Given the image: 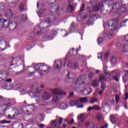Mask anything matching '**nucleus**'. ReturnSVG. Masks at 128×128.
I'll return each instance as SVG.
<instances>
[{"instance_id":"f257e3e1","label":"nucleus","mask_w":128,"mask_h":128,"mask_svg":"<svg viewBox=\"0 0 128 128\" xmlns=\"http://www.w3.org/2000/svg\"><path fill=\"white\" fill-rule=\"evenodd\" d=\"M50 70V68L44 63H39L35 66V68H32L30 69L28 75L32 76H34V74H36L38 70Z\"/></svg>"},{"instance_id":"f03ea898","label":"nucleus","mask_w":128,"mask_h":128,"mask_svg":"<svg viewBox=\"0 0 128 128\" xmlns=\"http://www.w3.org/2000/svg\"><path fill=\"white\" fill-rule=\"evenodd\" d=\"M108 2L112 4V0H102L100 2L93 6V12H99L101 8V14H102L103 16H106V12L104 10V6L108 4Z\"/></svg>"},{"instance_id":"7ed1b4c3","label":"nucleus","mask_w":128,"mask_h":128,"mask_svg":"<svg viewBox=\"0 0 128 128\" xmlns=\"http://www.w3.org/2000/svg\"><path fill=\"white\" fill-rule=\"evenodd\" d=\"M51 92L54 95L52 98V102H58L60 100V98L58 96H66V92L61 90L60 88L52 90ZM56 94H58V96H56Z\"/></svg>"},{"instance_id":"20e7f679","label":"nucleus","mask_w":128,"mask_h":128,"mask_svg":"<svg viewBox=\"0 0 128 128\" xmlns=\"http://www.w3.org/2000/svg\"><path fill=\"white\" fill-rule=\"evenodd\" d=\"M108 24L109 28H110L113 34L118 32V20H110L108 22Z\"/></svg>"},{"instance_id":"39448f33","label":"nucleus","mask_w":128,"mask_h":128,"mask_svg":"<svg viewBox=\"0 0 128 128\" xmlns=\"http://www.w3.org/2000/svg\"><path fill=\"white\" fill-rule=\"evenodd\" d=\"M112 4H114V2H112V4L109 2L107 4H108V6H110L112 8V10H115L116 13L118 14V10L120 9V7L122 6V3H120V2H117L114 4L113 5H112Z\"/></svg>"},{"instance_id":"423d86ee","label":"nucleus","mask_w":128,"mask_h":128,"mask_svg":"<svg viewBox=\"0 0 128 128\" xmlns=\"http://www.w3.org/2000/svg\"><path fill=\"white\" fill-rule=\"evenodd\" d=\"M86 77L84 76H82L78 78L75 82V86H80V84H84L86 80Z\"/></svg>"},{"instance_id":"0eeeda50","label":"nucleus","mask_w":128,"mask_h":128,"mask_svg":"<svg viewBox=\"0 0 128 128\" xmlns=\"http://www.w3.org/2000/svg\"><path fill=\"white\" fill-rule=\"evenodd\" d=\"M62 66V62L60 60H57L54 63V66L56 70H60Z\"/></svg>"},{"instance_id":"6e6552de","label":"nucleus","mask_w":128,"mask_h":128,"mask_svg":"<svg viewBox=\"0 0 128 128\" xmlns=\"http://www.w3.org/2000/svg\"><path fill=\"white\" fill-rule=\"evenodd\" d=\"M124 6H126V4H121V7L120 10H118V14H122L126 12V7Z\"/></svg>"},{"instance_id":"1a4fd4ad","label":"nucleus","mask_w":128,"mask_h":128,"mask_svg":"<svg viewBox=\"0 0 128 128\" xmlns=\"http://www.w3.org/2000/svg\"><path fill=\"white\" fill-rule=\"evenodd\" d=\"M32 90L34 94H40V90L38 88V85L35 84L32 87Z\"/></svg>"},{"instance_id":"9d476101","label":"nucleus","mask_w":128,"mask_h":128,"mask_svg":"<svg viewBox=\"0 0 128 128\" xmlns=\"http://www.w3.org/2000/svg\"><path fill=\"white\" fill-rule=\"evenodd\" d=\"M42 98L44 100H48L52 98V94L50 92H45L43 94Z\"/></svg>"},{"instance_id":"9b49d317","label":"nucleus","mask_w":128,"mask_h":128,"mask_svg":"<svg viewBox=\"0 0 128 128\" xmlns=\"http://www.w3.org/2000/svg\"><path fill=\"white\" fill-rule=\"evenodd\" d=\"M86 15H83L82 14L80 13L78 14L77 16V20L78 22H82L83 20H86Z\"/></svg>"},{"instance_id":"f8f14e48","label":"nucleus","mask_w":128,"mask_h":128,"mask_svg":"<svg viewBox=\"0 0 128 128\" xmlns=\"http://www.w3.org/2000/svg\"><path fill=\"white\" fill-rule=\"evenodd\" d=\"M16 23L15 22H12L9 24V28L10 30H16Z\"/></svg>"},{"instance_id":"ddd939ff","label":"nucleus","mask_w":128,"mask_h":128,"mask_svg":"<svg viewBox=\"0 0 128 128\" xmlns=\"http://www.w3.org/2000/svg\"><path fill=\"white\" fill-rule=\"evenodd\" d=\"M83 92V94L84 96H88V94H90L92 92V88H88V89H85Z\"/></svg>"},{"instance_id":"4468645a","label":"nucleus","mask_w":128,"mask_h":128,"mask_svg":"<svg viewBox=\"0 0 128 128\" xmlns=\"http://www.w3.org/2000/svg\"><path fill=\"white\" fill-rule=\"evenodd\" d=\"M80 49L77 48V51L75 50L73 48L72 50H70L69 52L70 56H76V54H78V50H80V46H79Z\"/></svg>"},{"instance_id":"2eb2a0df","label":"nucleus","mask_w":128,"mask_h":128,"mask_svg":"<svg viewBox=\"0 0 128 128\" xmlns=\"http://www.w3.org/2000/svg\"><path fill=\"white\" fill-rule=\"evenodd\" d=\"M56 20V18L52 16V18H48L44 20V24H51V22H54Z\"/></svg>"},{"instance_id":"dca6fc26","label":"nucleus","mask_w":128,"mask_h":128,"mask_svg":"<svg viewBox=\"0 0 128 128\" xmlns=\"http://www.w3.org/2000/svg\"><path fill=\"white\" fill-rule=\"evenodd\" d=\"M92 86L93 88H96L100 86V82L98 80H94L92 82Z\"/></svg>"},{"instance_id":"f3484780","label":"nucleus","mask_w":128,"mask_h":128,"mask_svg":"<svg viewBox=\"0 0 128 128\" xmlns=\"http://www.w3.org/2000/svg\"><path fill=\"white\" fill-rule=\"evenodd\" d=\"M2 26L4 28H6L8 26H10V21L8 20H4Z\"/></svg>"},{"instance_id":"a211bd4d","label":"nucleus","mask_w":128,"mask_h":128,"mask_svg":"<svg viewBox=\"0 0 128 128\" xmlns=\"http://www.w3.org/2000/svg\"><path fill=\"white\" fill-rule=\"evenodd\" d=\"M79 100H80V102L84 104V103L88 102V97L80 98H79Z\"/></svg>"},{"instance_id":"6ab92c4d","label":"nucleus","mask_w":128,"mask_h":128,"mask_svg":"<svg viewBox=\"0 0 128 128\" xmlns=\"http://www.w3.org/2000/svg\"><path fill=\"white\" fill-rule=\"evenodd\" d=\"M78 104V101L76 100H72L70 102L69 104L70 106H76Z\"/></svg>"},{"instance_id":"aec40b11","label":"nucleus","mask_w":128,"mask_h":128,"mask_svg":"<svg viewBox=\"0 0 128 128\" xmlns=\"http://www.w3.org/2000/svg\"><path fill=\"white\" fill-rule=\"evenodd\" d=\"M12 10H8L6 12L5 15V16H6V18H12Z\"/></svg>"},{"instance_id":"412c9836","label":"nucleus","mask_w":128,"mask_h":128,"mask_svg":"<svg viewBox=\"0 0 128 128\" xmlns=\"http://www.w3.org/2000/svg\"><path fill=\"white\" fill-rule=\"evenodd\" d=\"M50 69H47L46 70H40L37 72L40 74V76H42V72H44V74H48L50 72Z\"/></svg>"},{"instance_id":"4be33fe9","label":"nucleus","mask_w":128,"mask_h":128,"mask_svg":"<svg viewBox=\"0 0 128 128\" xmlns=\"http://www.w3.org/2000/svg\"><path fill=\"white\" fill-rule=\"evenodd\" d=\"M78 118L82 122H84V120H86V118H84V114H82L79 115Z\"/></svg>"},{"instance_id":"5701e85b","label":"nucleus","mask_w":128,"mask_h":128,"mask_svg":"<svg viewBox=\"0 0 128 128\" xmlns=\"http://www.w3.org/2000/svg\"><path fill=\"white\" fill-rule=\"evenodd\" d=\"M74 8L72 6L69 4L66 9V11L68 12H74Z\"/></svg>"},{"instance_id":"b1692460","label":"nucleus","mask_w":128,"mask_h":128,"mask_svg":"<svg viewBox=\"0 0 128 128\" xmlns=\"http://www.w3.org/2000/svg\"><path fill=\"white\" fill-rule=\"evenodd\" d=\"M99 80L101 84H102L104 83V81L106 80V78H104V76L103 74H100V76Z\"/></svg>"},{"instance_id":"393cba45","label":"nucleus","mask_w":128,"mask_h":128,"mask_svg":"<svg viewBox=\"0 0 128 128\" xmlns=\"http://www.w3.org/2000/svg\"><path fill=\"white\" fill-rule=\"evenodd\" d=\"M101 88H102V90H100L98 92L99 94H102V92H104V90H106V84H101Z\"/></svg>"},{"instance_id":"a878e982","label":"nucleus","mask_w":128,"mask_h":128,"mask_svg":"<svg viewBox=\"0 0 128 128\" xmlns=\"http://www.w3.org/2000/svg\"><path fill=\"white\" fill-rule=\"evenodd\" d=\"M26 20H28V17L26 16V14H22L21 16L20 22H26Z\"/></svg>"},{"instance_id":"bb28decb","label":"nucleus","mask_w":128,"mask_h":128,"mask_svg":"<svg viewBox=\"0 0 128 128\" xmlns=\"http://www.w3.org/2000/svg\"><path fill=\"white\" fill-rule=\"evenodd\" d=\"M48 26L44 28H39L38 30H40V32H38L37 33V34H42L44 32H43L44 30H45L46 32L48 31Z\"/></svg>"},{"instance_id":"cd10ccee","label":"nucleus","mask_w":128,"mask_h":128,"mask_svg":"<svg viewBox=\"0 0 128 128\" xmlns=\"http://www.w3.org/2000/svg\"><path fill=\"white\" fill-rule=\"evenodd\" d=\"M56 8L54 7V8L50 10V14H56L58 10H60V9L58 8H57V10H56Z\"/></svg>"},{"instance_id":"c85d7f7f","label":"nucleus","mask_w":128,"mask_h":128,"mask_svg":"<svg viewBox=\"0 0 128 128\" xmlns=\"http://www.w3.org/2000/svg\"><path fill=\"white\" fill-rule=\"evenodd\" d=\"M123 81L124 82H126L128 80V70H126V74L123 76Z\"/></svg>"},{"instance_id":"c756f323","label":"nucleus","mask_w":128,"mask_h":128,"mask_svg":"<svg viewBox=\"0 0 128 128\" xmlns=\"http://www.w3.org/2000/svg\"><path fill=\"white\" fill-rule=\"evenodd\" d=\"M60 108H61V110H66V108H68V104L64 103L60 104Z\"/></svg>"},{"instance_id":"7c9ffc66","label":"nucleus","mask_w":128,"mask_h":128,"mask_svg":"<svg viewBox=\"0 0 128 128\" xmlns=\"http://www.w3.org/2000/svg\"><path fill=\"white\" fill-rule=\"evenodd\" d=\"M122 50L124 52H128V44H123Z\"/></svg>"},{"instance_id":"2f4dec72","label":"nucleus","mask_w":128,"mask_h":128,"mask_svg":"<svg viewBox=\"0 0 128 128\" xmlns=\"http://www.w3.org/2000/svg\"><path fill=\"white\" fill-rule=\"evenodd\" d=\"M104 36H108V38L112 39V34L110 33V32H107L104 34Z\"/></svg>"},{"instance_id":"473e14b6","label":"nucleus","mask_w":128,"mask_h":128,"mask_svg":"<svg viewBox=\"0 0 128 128\" xmlns=\"http://www.w3.org/2000/svg\"><path fill=\"white\" fill-rule=\"evenodd\" d=\"M116 56H112L111 58V64H116Z\"/></svg>"},{"instance_id":"72a5a7b5","label":"nucleus","mask_w":128,"mask_h":128,"mask_svg":"<svg viewBox=\"0 0 128 128\" xmlns=\"http://www.w3.org/2000/svg\"><path fill=\"white\" fill-rule=\"evenodd\" d=\"M68 78H74L76 76V74L72 72L68 73Z\"/></svg>"},{"instance_id":"f704fd0d","label":"nucleus","mask_w":128,"mask_h":128,"mask_svg":"<svg viewBox=\"0 0 128 128\" xmlns=\"http://www.w3.org/2000/svg\"><path fill=\"white\" fill-rule=\"evenodd\" d=\"M96 118L98 122H100L101 120H102V115L100 114H98L96 117Z\"/></svg>"},{"instance_id":"c9c22d12","label":"nucleus","mask_w":128,"mask_h":128,"mask_svg":"<svg viewBox=\"0 0 128 128\" xmlns=\"http://www.w3.org/2000/svg\"><path fill=\"white\" fill-rule=\"evenodd\" d=\"M12 121L10 120H0V124H10Z\"/></svg>"},{"instance_id":"e433bc0d","label":"nucleus","mask_w":128,"mask_h":128,"mask_svg":"<svg viewBox=\"0 0 128 128\" xmlns=\"http://www.w3.org/2000/svg\"><path fill=\"white\" fill-rule=\"evenodd\" d=\"M110 120L112 124H116V116L114 115L111 116Z\"/></svg>"},{"instance_id":"4c0bfd02","label":"nucleus","mask_w":128,"mask_h":128,"mask_svg":"<svg viewBox=\"0 0 128 128\" xmlns=\"http://www.w3.org/2000/svg\"><path fill=\"white\" fill-rule=\"evenodd\" d=\"M86 12H94V8L93 7H87L86 8Z\"/></svg>"},{"instance_id":"58836bf2","label":"nucleus","mask_w":128,"mask_h":128,"mask_svg":"<svg viewBox=\"0 0 128 128\" xmlns=\"http://www.w3.org/2000/svg\"><path fill=\"white\" fill-rule=\"evenodd\" d=\"M120 73L117 74V76H114L113 77V78L114 80H116V82H118V80H120Z\"/></svg>"},{"instance_id":"ea45409f","label":"nucleus","mask_w":128,"mask_h":128,"mask_svg":"<svg viewBox=\"0 0 128 128\" xmlns=\"http://www.w3.org/2000/svg\"><path fill=\"white\" fill-rule=\"evenodd\" d=\"M97 42L99 44H102V42H104V38L102 37L98 38L97 40Z\"/></svg>"},{"instance_id":"a19ab883","label":"nucleus","mask_w":128,"mask_h":128,"mask_svg":"<svg viewBox=\"0 0 128 128\" xmlns=\"http://www.w3.org/2000/svg\"><path fill=\"white\" fill-rule=\"evenodd\" d=\"M98 102V99L94 98H91L90 100V102L91 104H94V102Z\"/></svg>"},{"instance_id":"79ce46f5","label":"nucleus","mask_w":128,"mask_h":128,"mask_svg":"<svg viewBox=\"0 0 128 128\" xmlns=\"http://www.w3.org/2000/svg\"><path fill=\"white\" fill-rule=\"evenodd\" d=\"M50 4H54L56 2V0H48Z\"/></svg>"},{"instance_id":"37998d69","label":"nucleus","mask_w":128,"mask_h":128,"mask_svg":"<svg viewBox=\"0 0 128 128\" xmlns=\"http://www.w3.org/2000/svg\"><path fill=\"white\" fill-rule=\"evenodd\" d=\"M128 19L125 20H123V21L121 23L120 26H126V22H128Z\"/></svg>"},{"instance_id":"c03bdc74","label":"nucleus","mask_w":128,"mask_h":128,"mask_svg":"<svg viewBox=\"0 0 128 128\" xmlns=\"http://www.w3.org/2000/svg\"><path fill=\"white\" fill-rule=\"evenodd\" d=\"M84 8H86V4H82L80 12H84Z\"/></svg>"},{"instance_id":"a18cd8bd","label":"nucleus","mask_w":128,"mask_h":128,"mask_svg":"<svg viewBox=\"0 0 128 128\" xmlns=\"http://www.w3.org/2000/svg\"><path fill=\"white\" fill-rule=\"evenodd\" d=\"M24 10V6L23 4H21L20 6V12H23Z\"/></svg>"},{"instance_id":"49530a36","label":"nucleus","mask_w":128,"mask_h":128,"mask_svg":"<svg viewBox=\"0 0 128 128\" xmlns=\"http://www.w3.org/2000/svg\"><path fill=\"white\" fill-rule=\"evenodd\" d=\"M62 118H59V122H58V124H59V126H60V124H62Z\"/></svg>"},{"instance_id":"de8ad7c7","label":"nucleus","mask_w":128,"mask_h":128,"mask_svg":"<svg viewBox=\"0 0 128 128\" xmlns=\"http://www.w3.org/2000/svg\"><path fill=\"white\" fill-rule=\"evenodd\" d=\"M108 58V53H106L104 55V60H106Z\"/></svg>"},{"instance_id":"09e8293b","label":"nucleus","mask_w":128,"mask_h":128,"mask_svg":"<svg viewBox=\"0 0 128 128\" xmlns=\"http://www.w3.org/2000/svg\"><path fill=\"white\" fill-rule=\"evenodd\" d=\"M94 73H90L89 76H88V77H89V78H90V80H92V78H94Z\"/></svg>"},{"instance_id":"8fccbe9b","label":"nucleus","mask_w":128,"mask_h":128,"mask_svg":"<svg viewBox=\"0 0 128 128\" xmlns=\"http://www.w3.org/2000/svg\"><path fill=\"white\" fill-rule=\"evenodd\" d=\"M92 108H93V110H100V108H98L96 106H93Z\"/></svg>"},{"instance_id":"3c124183","label":"nucleus","mask_w":128,"mask_h":128,"mask_svg":"<svg viewBox=\"0 0 128 128\" xmlns=\"http://www.w3.org/2000/svg\"><path fill=\"white\" fill-rule=\"evenodd\" d=\"M7 118H8V120H14V116H11L10 114H8L7 116Z\"/></svg>"},{"instance_id":"603ef678","label":"nucleus","mask_w":128,"mask_h":128,"mask_svg":"<svg viewBox=\"0 0 128 128\" xmlns=\"http://www.w3.org/2000/svg\"><path fill=\"white\" fill-rule=\"evenodd\" d=\"M98 58H100L101 60H102V54H98Z\"/></svg>"},{"instance_id":"864d4df0","label":"nucleus","mask_w":128,"mask_h":128,"mask_svg":"<svg viewBox=\"0 0 128 128\" xmlns=\"http://www.w3.org/2000/svg\"><path fill=\"white\" fill-rule=\"evenodd\" d=\"M77 108H84V104H78V105H77Z\"/></svg>"},{"instance_id":"5fc2aeb1","label":"nucleus","mask_w":128,"mask_h":128,"mask_svg":"<svg viewBox=\"0 0 128 128\" xmlns=\"http://www.w3.org/2000/svg\"><path fill=\"white\" fill-rule=\"evenodd\" d=\"M108 124H106L104 126L100 127V128H108Z\"/></svg>"},{"instance_id":"6e6d98bb","label":"nucleus","mask_w":128,"mask_h":128,"mask_svg":"<svg viewBox=\"0 0 128 128\" xmlns=\"http://www.w3.org/2000/svg\"><path fill=\"white\" fill-rule=\"evenodd\" d=\"M90 122L88 121H86L85 122V126H90Z\"/></svg>"},{"instance_id":"4d7b16f0","label":"nucleus","mask_w":128,"mask_h":128,"mask_svg":"<svg viewBox=\"0 0 128 128\" xmlns=\"http://www.w3.org/2000/svg\"><path fill=\"white\" fill-rule=\"evenodd\" d=\"M116 100L117 102H118V101L120 100V97H118V95H116Z\"/></svg>"},{"instance_id":"13d9d810","label":"nucleus","mask_w":128,"mask_h":128,"mask_svg":"<svg viewBox=\"0 0 128 128\" xmlns=\"http://www.w3.org/2000/svg\"><path fill=\"white\" fill-rule=\"evenodd\" d=\"M124 40L125 42H128V34L125 36Z\"/></svg>"},{"instance_id":"bf43d9fd","label":"nucleus","mask_w":128,"mask_h":128,"mask_svg":"<svg viewBox=\"0 0 128 128\" xmlns=\"http://www.w3.org/2000/svg\"><path fill=\"white\" fill-rule=\"evenodd\" d=\"M92 110H94L93 107H89L88 109V112H90Z\"/></svg>"},{"instance_id":"052dcab7","label":"nucleus","mask_w":128,"mask_h":128,"mask_svg":"<svg viewBox=\"0 0 128 128\" xmlns=\"http://www.w3.org/2000/svg\"><path fill=\"white\" fill-rule=\"evenodd\" d=\"M39 128H44V124H39Z\"/></svg>"},{"instance_id":"680f3d73","label":"nucleus","mask_w":128,"mask_h":128,"mask_svg":"<svg viewBox=\"0 0 128 128\" xmlns=\"http://www.w3.org/2000/svg\"><path fill=\"white\" fill-rule=\"evenodd\" d=\"M98 18V15L94 14L93 16V18H94V20H96Z\"/></svg>"},{"instance_id":"e2e57ef3","label":"nucleus","mask_w":128,"mask_h":128,"mask_svg":"<svg viewBox=\"0 0 128 128\" xmlns=\"http://www.w3.org/2000/svg\"><path fill=\"white\" fill-rule=\"evenodd\" d=\"M40 88H44V84H41L40 85Z\"/></svg>"},{"instance_id":"0e129e2a","label":"nucleus","mask_w":128,"mask_h":128,"mask_svg":"<svg viewBox=\"0 0 128 128\" xmlns=\"http://www.w3.org/2000/svg\"><path fill=\"white\" fill-rule=\"evenodd\" d=\"M5 82H12V79L11 78H8L6 80H5Z\"/></svg>"},{"instance_id":"69168bd1","label":"nucleus","mask_w":128,"mask_h":128,"mask_svg":"<svg viewBox=\"0 0 128 128\" xmlns=\"http://www.w3.org/2000/svg\"><path fill=\"white\" fill-rule=\"evenodd\" d=\"M12 4L13 6H16V2H12Z\"/></svg>"},{"instance_id":"338daca9","label":"nucleus","mask_w":128,"mask_h":128,"mask_svg":"<svg viewBox=\"0 0 128 128\" xmlns=\"http://www.w3.org/2000/svg\"><path fill=\"white\" fill-rule=\"evenodd\" d=\"M57 34L56 30H54L52 31V34Z\"/></svg>"},{"instance_id":"774afa93","label":"nucleus","mask_w":128,"mask_h":128,"mask_svg":"<svg viewBox=\"0 0 128 128\" xmlns=\"http://www.w3.org/2000/svg\"><path fill=\"white\" fill-rule=\"evenodd\" d=\"M92 128H98V126H96V125L93 124L92 125Z\"/></svg>"}]
</instances>
